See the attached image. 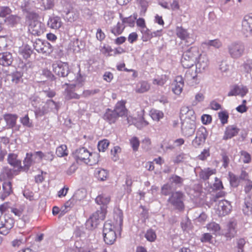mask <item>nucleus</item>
Segmentation results:
<instances>
[{
    "label": "nucleus",
    "instance_id": "1",
    "mask_svg": "<svg viewBox=\"0 0 252 252\" xmlns=\"http://www.w3.org/2000/svg\"><path fill=\"white\" fill-rule=\"evenodd\" d=\"M38 100L39 98L36 97H34L32 99V104L35 107L34 113L36 117H41L50 112L55 113L58 112L60 107L58 103L55 102L52 99H49L47 100L45 104L41 107H37L35 105V102Z\"/></svg>",
    "mask_w": 252,
    "mask_h": 252
},
{
    "label": "nucleus",
    "instance_id": "2",
    "mask_svg": "<svg viewBox=\"0 0 252 252\" xmlns=\"http://www.w3.org/2000/svg\"><path fill=\"white\" fill-rule=\"evenodd\" d=\"M199 56L198 47H191L185 51L182 57L181 63L184 68H190L195 63V61Z\"/></svg>",
    "mask_w": 252,
    "mask_h": 252
},
{
    "label": "nucleus",
    "instance_id": "3",
    "mask_svg": "<svg viewBox=\"0 0 252 252\" xmlns=\"http://www.w3.org/2000/svg\"><path fill=\"white\" fill-rule=\"evenodd\" d=\"M74 156L77 161H83L90 165H93L97 162L96 160L93 159L94 155L84 147L77 149L74 153Z\"/></svg>",
    "mask_w": 252,
    "mask_h": 252
},
{
    "label": "nucleus",
    "instance_id": "4",
    "mask_svg": "<svg viewBox=\"0 0 252 252\" xmlns=\"http://www.w3.org/2000/svg\"><path fill=\"white\" fill-rule=\"evenodd\" d=\"M185 195L180 191H177L171 193L168 199V202L173 207L179 211H183L185 209L184 201Z\"/></svg>",
    "mask_w": 252,
    "mask_h": 252
},
{
    "label": "nucleus",
    "instance_id": "5",
    "mask_svg": "<svg viewBox=\"0 0 252 252\" xmlns=\"http://www.w3.org/2000/svg\"><path fill=\"white\" fill-rule=\"evenodd\" d=\"M227 50L231 58L238 59L244 54L245 47L242 42H234L228 45Z\"/></svg>",
    "mask_w": 252,
    "mask_h": 252
},
{
    "label": "nucleus",
    "instance_id": "6",
    "mask_svg": "<svg viewBox=\"0 0 252 252\" xmlns=\"http://www.w3.org/2000/svg\"><path fill=\"white\" fill-rule=\"evenodd\" d=\"M114 227L110 222H105L103 226V235L104 241L108 245H112L115 241L116 234L114 229Z\"/></svg>",
    "mask_w": 252,
    "mask_h": 252
},
{
    "label": "nucleus",
    "instance_id": "7",
    "mask_svg": "<svg viewBox=\"0 0 252 252\" xmlns=\"http://www.w3.org/2000/svg\"><path fill=\"white\" fill-rule=\"evenodd\" d=\"M34 49L39 53L49 55L53 51L52 46L47 41L36 39L33 42Z\"/></svg>",
    "mask_w": 252,
    "mask_h": 252
},
{
    "label": "nucleus",
    "instance_id": "8",
    "mask_svg": "<svg viewBox=\"0 0 252 252\" xmlns=\"http://www.w3.org/2000/svg\"><path fill=\"white\" fill-rule=\"evenodd\" d=\"M52 67L54 72L60 77H66L70 72L69 65L66 63L56 61L53 63Z\"/></svg>",
    "mask_w": 252,
    "mask_h": 252
},
{
    "label": "nucleus",
    "instance_id": "9",
    "mask_svg": "<svg viewBox=\"0 0 252 252\" xmlns=\"http://www.w3.org/2000/svg\"><path fill=\"white\" fill-rule=\"evenodd\" d=\"M208 136L207 129L203 126L199 127L196 131V136L192 141V145L198 148L205 142Z\"/></svg>",
    "mask_w": 252,
    "mask_h": 252
},
{
    "label": "nucleus",
    "instance_id": "10",
    "mask_svg": "<svg viewBox=\"0 0 252 252\" xmlns=\"http://www.w3.org/2000/svg\"><path fill=\"white\" fill-rule=\"evenodd\" d=\"M29 2L27 0H24V3L21 4V8L25 12L26 22L29 23L34 21H38V15L33 11H31L29 8Z\"/></svg>",
    "mask_w": 252,
    "mask_h": 252
},
{
    "label": "nucleus",
    "instance_id": "11",
    "mask_svg": "<svg viewBox=\"0 0 252 252\" xmlns=\"http://www.w3.org/2000/svg\"><path fill=\"white\" fill-rule=\"evenodd\" d=\"M216 209L219 216H225L230 213L231 210V206L228 201L221 200L219 202Z\"/></svg>",
    "mask_w": 252,
    "mask_h": 252
},
{
    "label": "nucleus",
    "instance_id": "12",
    "mask_svg": "<svg viewBox=\"0 0 252 252\" xmlns=\"http://www.w3.org/2000/svg\"><path fill=\"white\" fill-rule=\"evenodd\" d=\"M195 129V123L188 122V121L182 122L181 131L184 136L187 137L191 136L194 134Z\"/></svg>",
    "mask_w": 252,
    "mask_h": 252
},
{
    "label": "nucleus",
    "instance_id": "13",
    "mask_svg": "<svg viewBox=\"0 0 252 252\" xmlns=\"http://www.w3.org/2000/svg\"><path fill=\"white\" fill-rule=\"evenodd\" d=\"M29 31L33 35H40L44 32L43 24L39 21L29 23Z\"/></svg>",
    "mask_w": 252,
    "mask_h": 252
},
{
    "label": "nucleus",
    "instance_id": "14",
    "mask_svg": "<svg viewBox=\"0 0 252 252\" xmlns=\"http://www.w3.org/2000/svg\"><path fill=\"white\" fill-rule=\"evenodd\" d=\"M236 222L234 220H230L227 224L223 232L227 240H230L236 235L237 232L236 230Z\"/></svg>",
    "mask_w": 252,
    "mask_h": 252
},
{
    "label": "nucleus",
    "instance_id": "15",
    "mask_svg": "<svg viewBox=\"0 0 252 252\" xmlns=\"http://www.w3.org/2000/svg\"><path fill=\"white\" fill-rule=\"evenodd\" d=\"M248 93V89L246 86L243 85H235L233 86L228 93V96L240 95L244 97Z\"/></svg>",
    "mask_w": 252,
    "mask_h": 252
},
{
    "label": "nucleus",
    "instance_id": "16",
    "mask_svg": "<svg viewBox=\"0 0 252 252\" xmlns=\"http://www.w3.org/2000/svg\"><path fill=\"white\" fill-rule=\"evenodd\" d=\"M118 117H126L128 123H129V117H127V110L125 107V101H121L117 103L113 110Z\"/></svg>",
    "mask_w": 252,
    "mask_h": 252
},
{
    "label": "nucleus",
    "instance_id": "17",
    "mask_svg": "<svg viewBox=\"0 0 252 252\" xmlns=\"http://www.w3.org/2000/svg\"><path fill=\"white\" fill-rule=\"evenodd\" d=\"M198 58V61L196 63V69L198 72L201 73L208 67L209 60L205 55H202L200 54Z\"/></svg>",
    "mask_w": 252,
    "mask_h": 252
},
{
    "label": "nucleus",
    "instance_id": "18",
    "mask_svg": "<svg viewBox=\"0 0 252 252\" xmlns=\"http://www.w3.org/2000/svg\"><path fill=\"white\" fill-rule=\"evenodd\" d=\"M196 70L194 71L193 69H189L187 70L185 75V79L191 86H193L199 83L197 78Z\"/></svg>",
    "mask_w": 252,
    "mask_h": 252
},
{
    "label": "nucleus",
    "instance_id": "19",
    "mask_svg": "<svg viewBox=\"0 0 252 252\" xmlns=\"http://www.w3.org/2000/svg\"><path fill=\"white\" fill-rule=\"evenodd\" d=\"M65 15L64 18L68 22L72 23L76 21L79 16V12L76 9L71 8L69 9L64 10Z\"/></svg>",
    "mask_w": 252,
    "mask_h": 252
},
{
    "label": "nucleus",
    "instance_id": "20",
    "mask_svg": "<svg viewBox=\"0 0 252 252\" xmlns=\"http://www.w3.org/2000/svg\"><path fill=\"white\" fill-rule=\"evenodd\" d=\"M172 85L173 92L177 95H179L182 93L184 87L183 78L181 76H177Z\"/></svg>",
    "mask_w": 252,
    "mask_h": 252
},
{
    "label": "nucleus",
    "instance_id": "21",
    "mask_svg": "<svg viewBox=\"0 0 252 252\" xmlns=\"http://www.w3.org/2000/svg\"><path fill=\"white\" fill-rule=\"evenodd\" d=\"M176 33L177 36L181 40H186L187 42H190V44L193 42V39H191L189 37L187 31L182 27H177L176 28Z\"/></svg>",
    "mask_w": 252,
    "mask_h": 252
},
{
    "label": "nucleus",
    "instance_id": "22",
    "mask_svg": "<svg viewBox=\"0 0 252 252\" xmlns=\"http://www.w3.org/2000/svg\"><path fill=\"white\" fill-rule=\"evenodd\" d=\"M13 62L12 54L8 52L0 53V64L7 66L11 64Z\"/></svg>",
    "mask_w": 252,
    "mask_h": 252
},
{
    "label": "nucleus",
    "instance_id": "23",
    "mask_svg": "<svg viewBox=\"0 0 252 252\" xmlns=\"http://www.w3.org/2000/svg\"><path fill=\"white\" fill-rule=\"evenodd\" d=\"M62 25L61 18L58 16L50 17L47 22L48 27L54 30L59 29Z\"/></svg>",
    "mask_w": 252,
    "mask_h": 252
},
{
    "label": "nucleus",
    "instance_id": "24",
    "mask_svg": "<svg viewBox=\"0 0 252 252\" xmlns=\"http://www.w3.org/2000/svg\"><path fill=\"white\" fill-rule=\"evenodd\" d=\"M118 118L114 111L109 108L106 110L103 116V119L110 124L115 123Z\"/></svg>",
    "mask_w": 252,
    "mask_h": 252
},
{
    "label": "nucleus",
    "instance_id": "25",
    "mask_svg": "<svg viewBox=\"0 0 252 252\" xmlns=\"http://www.w3.org/2000/svg\"><path fill=\"white\" fill-rule=\"evenodd\" d=\"M239 131V129L236 126L231 125L226 127L224 134L223 137V140H227L236 135Z\"/></svg>",
    "mask_w": 252,
    "mask_h": 252
},
{
    "label": "nucleus",
    "instance_id": "26",
    "mask_svg": "<svg viewBox=\"0 0 252 252\" xmlns=\"http://www.w3.org/2000/svg\"><path fill=\"white\" fill-rule=\"evenodd\" d=\"M216 169H212L209 167L205 168L201 170L199 173V176L201 180L206 181L209 179L211 176L216 174Z\"/></svg>",
    "mask_w": 252,
    "mask_h": 252
},
{
    "label": "nucleus",
    "instance_id": "27",
    "mask_svg": "<svg viewBox=\"0 0 252 252\" xmlns=\"http://www.w3.org/2000/svg\"><path fill=\"white\" fill-rule=\"evenodd\" d=\"M3 118L9 128H13L16 125L18 116L16 114H6L3 115Z\"/></svg>",
    "mask_w": 252,
    "mask_h": 252
},
{
    "label": "nucleus",
    "instance_id": "28",
    "mask_svg": "<svg viewBox=\"0 0 252 252\" xmlns=\"http://www.w3.org/2000/svg\"><path fill=\"white\" fill-rule=\"evenodd\" d=\"M8 163L14 167L22 168L21 161L17 158V155L13 153H10L7 157Z\"/></svg>",
    "mask_w": 252,
    "mask_h": 252
},
{
    "label": "nucleus",
    "instance_id": "29",
    "mask_svg": "<svg viewBox=\"0 0 252 252\" xmlns=\"http://www.w3.org/2000/svg\"><path fill=\"white\" fill-rule=\"evenodd\" d=\"M252 70V60H248L245 62L240 66L241 72L246 77L251 74Z\"/></svg>",
    "mask_w": 252,
    "mask_h": 252
},
{
    "label": "nucleus",
    "instance_id": "30",
    "mask_svg": "<svg viewBox=\"0 0 252 252\" xmlns=\"http://www.w3.org/2000/svg\"><path fill=\"white\" fill-rule=\"evenodd\" d=\"M3 193L0 195V198L4 199L12 192L11 183L10 182L6 181L2 184Z\"/></svg>",
    "mask_w": 252,
    "mask_h": 252
},
{
    "label": "nucleus",
    "instance_id": "31",
    "mask_svg": "<svg viewBox=\"0 0 252 252\" xmlns=\"http://www.w3.org/2000/svg\"><path fill=\"white\" fill-rule=\"evenodd\" d=\"M150 88V86L146 81H141L137 85L135 88V91L138 93H143L147 92Z\"/></svg>",
    "mask_w": 252,
    "mask_h": 252
},
{
    "label": "nucleus",
    "instance_id": "32",
    "mask_svg": "<svg viewBox=\"0 0 252 252\" xmlns=\"http://www.w3.org/2000/svg\"><path fill=\"white\" fill-rule=\"evenodd\" d=\"M23 73L16 71L9 75L10 79L13 84H17L22 82Z\"/></svg>",
    "mask_w": 252,
    "mask_h": 252
},
{
    "label": "nucleus",
    "instance_id": "33",
    "mask_svg": "<svg viewBox=\"0 0 252 252\" xmlns=\"http://www.w3.org/2000/svg\"><path fill=\"white\" fill-rule=\"evenodd\" d=\"M95 200L97 204L104 206L109 203L110 201V197L108 195L102 194L98 195Z\"/></svg>",
    "mask_w": 252,
    "mask_h": 252
},
{
    "label": "nucleus",
    "instance_id": "34",
    "mask_svg": "<svg viewBox=\"0 0 252 252\" xmlns=\"http://www.w3.org/2000/svg\"><path fill=\"white\" fill-rule=\"evenodd\" d=\"M243 211L246 215L250 216L252 214V201L251 198L245 199Z\"/></svg>",
    "mask_w": 252,
    "mask_h": 252
},
{
    "label": "nucleus",
    "instance_id": "35",
    "mask_svg": "<svg viewBox=\"0 0 252 252\" xmlns=\"http://www.w3.org/2000/svg\"><path fill=\"white\" fill-rule=\"evenodd\" d=\"M99 221L96 218L91 216L86 222V227L89 229H94L98 224Z\"/></svg>",
    "mask_w": 252,
    "mask_h": 252
},
{
    "label": "nucleus",
    "instance_id": "36",
    "mask_svg": "<svg viewBox=\"0 0 252 252\" xmlns=\"http://www.w3.org/2000/svg\"><path fill=\"white\" fill-rule=\"evenodd\" d=\"M35 155L39 157L40 159L44 158L46 160L50 161H52L54 158L53 153L52 152L43 153L41 151H38L35 153Z\"/></svg>",
    "mask_w": 252,
    "mask_h": 252
},
{
    "label": "nucleus",
    "instance_id": "37",
    "mask_svg": "<svg viewBox=\"0 0 252 252\" xmlns=\"http://www.w3.org/2000/svg\"><path fill=\"white\" fill-rule=\"evenodd\" d=\"M114 219L116 221L117 224L120 226L122 225L123 220V212L119 208L114 210Z\"/></svg>",
    "mask_w": 252,
    "mask_h": 252
},
{
    "label": "nucleus",
    "instance_id": "38",
    "mask_svg": "<svg viewBox=\"0 0 252 252\" xmlns=\"http://www.w3.org/2000/svg\"><path fill=\"white\" fill-rule=\"evenodd\" d=\"M150 114L153 120L156 121H159L164 116V114L161 111L155 109H152Z\"/></svg>",
    "mask_w": 252,
    "mask_h": 252
},
{
    "label": "nucleus",
    "instance_id": "39",
    "mask_svg": "<svg viewBox=\"0 0 252 252\" xmlns=\"http://www.w3.org/2000/svg\"><path fill=\"white\" fill-rule=\"evenodd\" d=\"M37 1L43 10L50 9L54 5V0H37Z\"/></svg>",
    "mask_w": 252,
    "mask_h": 252
},
{
    "label": "nucleus",
    "instance_id": "40",
    "mask_svg": "<svg viewBox=\"0 0 252 252\" xmlns=\"http://www.w3.org/2000/svg\"><path fill=\"white\" fill-rule=\"evenodd\" d=\"M203 44L209 48L213 47L217 49L220 48L222 46L221 41L218 39L206 41Z\"/></svg>",
    "mask_w": 252,
    "mask_h": 252
},
{
    "label": "nucleus",
    "instance_id": "41",
    "mask_svg": "<svg viewBox=\"0 0 252 252\" xmlns=\"http://www.w3.org/2000/svg\"><path fill=\"white\" fill-rule=\"evenodd\" d=\"M95 175L98 180L104 181L107 179L108 174L106 170L97 169L95 171Z\"/></svg>",
    "mask_w": 252,
    "mask_h": 252
},
{
    "label": "nucleus",
    "instance_id": "42",
    "mask_svg": "<svg viewBox=\"0 0 252 252\" xmlns=\"http://www.w3.org/2000/svg\"><path fill=\"white\" fill-rule=\"evenodd\" d=\"M56 154L59 157H63L68 155L67 147L65 145H61L57 147Z\"/></svg>",
    "mask_w": 252,
    "mask_h": 252
},
{
    "label": "nucleus",
    "instance_id": "43",
    "mask_svg": "<svg viewBox=\"0 0 252 252\" xmlns=\"http://www.w3.org/2000/svg\"><path fill=\"white\" fill-rule=\"evenodd\" d=\"M125 26H124V23L123 22L122 23L118 22L117 25L111 29V32L115 35H118L123 32Z\"/></svg>",
    "mask_w": 252,
    "mask_h": 252
},
{
    "label": "nucleus",
    "instance_id": "44",
    "mask_svg": "<svg viewBox=\"0 0 252 252\" xmlns=\"http://www.w3.org/2000/svg\"><path fill=\"white\" fill-rule=\"evenodd\" d=\"M170 182L172 184H174L180 187L182 185L184 182V179L176 175H172L169 178Z\"/></svg>",
    "mask_w": 252,
    "mask_h": 252
},
{
    "label": "nucleus",
    "instance_id": "45",
    "mask_svg": "<svg viewBox=\"0 0 252 252\" xmlns=\"http://www.w3.org/2000/svg\"><path fill=\"white\" fill-rule=\"evenodd\" d=\"M141 32L143 34L142 39L143 41H147L152 38L151 32L146 27L141 29Z\"/></svg>",
    "mask_w": 252,
    "mask_h": 252
},
{
    "label": "nucleus",
    "instance_id": "46",
    "mask_svg": "<svg viewBox=\"0 0 252 252\" xmlns=\"http://www.w3.org/2000/svg\"><path fill=\"white\" fill-rule=\"evenodd\" d=\"M229 179L230 185L233 187H237L239 184V178L233 173H229Z\"/></svg>",
    "mask_w": 252,
    "mask_h": 252
},
{
    "label": "nucleus",
    "instance_id": "47",
    "mask_svg": "<svg viewBox=\"0 0 252 252\" xmlns=\"http://www.w3.org/2000/svg\"><path fill=\"white\" fill-rule=\"evenodd\" d=\"M242 32L246 37L250 36L252 34V27L242 22Z\"/></svg>",
    "mask_w": 252,
    "mask_h": 252
},
{
    "label": "nucleus",
    "instance_id": "48",
    "mask_svg": "<svg viewBox=\"0 0 252 252\" xmlns=\"http://www.w3.org/2000/svg\"><path fill=\"white\" fill-rule=\"evenodd\" d=\"M32 154L27 153L26 158L24 160V170H28L30 167L33 163V161L32 159Z\"/></svg>",
    "mask_w": 252,
    "mask_h": 252
},
{
    "label": "nucleus",
    "instance_id": "49",
    "mask_svg": "<svg viewBox=\"0 0 252 252\" xmlns=\"http://www.w3.org/2000/svg\"><path fill=\"white\" fill-rule=\"evenodd\" d=\"M196 116L194 111L190 109L188 113L184 118L183 121H188V122L195 123Z\"/></svg>",
    "mask_w": 252,
    "mask_h": 252
},
{
    "label": "nucleus",
    "instance_id": "50",
    "mask_svg": "<svg viewBox=\"0 0 252 252\" xmlns=\"http://www.w3.org/2000/svg\"><path fill=\"white\" fill-rule=\"evenodd\" d=\"M100 208V210L96 211L92 215L93 217L96 218L99 221L103 220L105 218L104 208L102 209L101 207Z\"/></svg>",
    "mask_w": 252,
    "mask_h": 252
},
{
    "label": "nucleus",
    "instance_id": "51",
    "mask_svg": "<svg viewBox=\"0 0 252 252\" xmlns=\"http://www.w3.org/2000/svg\"><path fill=\"white\" fill-rule=\"evenodd\" d=\"M109 142L107 139H104L99 141L97 144L98 150L99 152H104L108 148Z\"/></svg>",
    "mask_w": 252,
    "mask_h": 252
},
{
    "label": "nucleus",
    "instance_id": "52",
    "mask_svg": "<svg viewBox=\"0 0 252 252\" xmlns=\"http://www.w3.org/2000/svg\"><path fill=\"white\" fill-rule=\"evenodd\" d=\"M145 236L147 240L150 242H154L157 238L155 232L152 229L147 230Z\"/></svg>",
    "mask_w": 252,
    "mask_h": 252
},
{
    "label": "nucleus",
    "instance_id": "53",
    "mask_svg": "<svg viewBox=\"0 0 252 252\" xmlns=\"http://www.w3.org/2000/svg\"><path fill=\"white\" fill-rule=\"evenodd\" d=\"M137 18V14H134L133 16H130L127 18H123L122 22L123 23H127L130 27L133 26L135 20Z\"/></svg>",
    "mask_w": 252,
    "mask_h": 252
},
{
    "label": "nucleus",
    "instance_id": "54",
    "mask_svg": "<svg viewBox=\"0 0 252 252\" xmlns=\"http://www.w3.org/2000/svg\"><path fill=\"white\" fill-rule=\"evenodd\" d=\"M130 144L134 151H137L139 146V141L136 137H133L130 139Z\"/></svg>",
    "mask_w": 252,
    "mask_h": 252
},
{
    "label": "nucleus",
    "instance_id": "55",
    "mask_svg": "<svg viewBox=\"0 0 252 252\" xmlns=\"http://www.w3.org/2000/svg\"><path fill=\"white\" fill-rule=\"evenodd\" d=\"M11 12L10 8L8 6H0V17H5Z\"/></svg>",
    "mask_w": 252,
    "mask_h": 252
},
{
    "label": "nucleus",
    "instance_id": "56",
    "mask_svg": "<svg viewBox=\"0 0 252 252\" xmlns=\"http://www.w3.org/2000/svg\"><path fill=\"white\" fill-rule=\"evenodd\" d=\"M219 118L222 124L224 125L227 123L228 114L226 111H221L219 113Z\"/></svg>",
    "mask_w": 252,
    "mask_h": 252
},
{
    "label": "nucleus",
    "instance_id": "57",
    "mask_svg": "<svg viewBox=\"0 0 252 252\" xmlns=\"http://www.w3.org/2000/svg\"><path fill=\"white\" fill-rule=\"evenodd\" d=\"M207 228L210 231L216 232L220 230V227L218 223L215 222H212L207 225Z\"/></svg>",
    "mask_w": 252,
    "mask_h": 252
},
{
    "label": "nucleus",
    "instance_id": "58",
    "mask_svg": "<svg viewBox=\"0 0 252 252\" xmlns=\"http://www.w3.org/2000/svg\"><path fill=\"white\" fill-rule=\"evenodd\" d=\"M13 227L12 224L5 223L2 226L0 227V233L2 235H6L8 233L9 230Z\"/></svg>",
    "mask_w": 252,
    "mask_h": 252
},
{
    "label": "nucleus",
    "instance_id": "59",
    "mask_svg": "<svg viewBox=\"0 0 252 252\" xmlns=\"http://www.w3.org/2000/svg\"><path fill=\"white\" fill-rule=\"evenodd\" d=\"M166 81L165 76H161L160 77H158L157 78L154 79L153 80V83L154 85L162 86L165 83Z\"/></svg>",
    "mask_w": 252,
    "mask_h": 252
},
{
    "label": "nucleus",
    "instance_id": "60",
    "mask_svg": "<svg viewBox=\"0 0 252 252\" xmlns=\"http://www.w3.org/2000/svg\"><path fill=\"white\" fill-rule=\"evenodd\" d=\"M246 244V241L244 238H239L236 240V251L244 250L243 248Z\"/></svg>",
    "mask_w": 252,
    "mask_h": 252
},
{
    "label": "nucleus",
    "instance_id": "61",
    "mask_svg": "<svg viewBox=\"0 0 252 252\" xmlns=\"http://www.w3.org/2000/svg\"><path fill=\"white\" fill-rule=\"evenodd\" d=\"M172 191V187L169 184H165L161 188V193L164 195H169Z\"/></svg>",
    "mask_w": 252,
    "mask_h": 252
},
{
    "label": "nucleus",
    "instance_id": "62",
    "mask_svg": "<svg viewBox=\"0 0 252 252\" xmlns=\"http://www.w3.org/2000/svg\"><path fill=\"white\" fill-rule=\"evenodd\" d=\"M21 123L23 126L31 127L32 126V123L30 122V119L28 115H25L20 119Z\"/></svg>",
    "mask_w": 252,
    "mask_h": 252
},
{
    "label": "nucleus",
    "instance_id": "63",
    "mask_svg": "<svg viewBox=\"0 0 252 252\" xmlns=\"http://www.w3.org/2000/svg\"><path fill=\"white\" fill-rule=\"evenodd\" d=\"M32 53V51L28 47L26 46L21 51V54L25 59L29 58Z\"/></svg>",
    "mask_w": 252,
    "mask_h": 252
},
{
    "label": "nucleus",
    "instance_id": "64",
    "mask_svg": "<svg viewBox=\"0 0 252 252\" xmlns=\"http://www.w3.org/2000/svg\"><path fill=\"white\" fill-rule=\"evenodd\" d=\"M242 22L252 27V13L245 16Z\"/></svg>",
    "mask_w": 252,
    "mask_h": 252
}]
</instances>
